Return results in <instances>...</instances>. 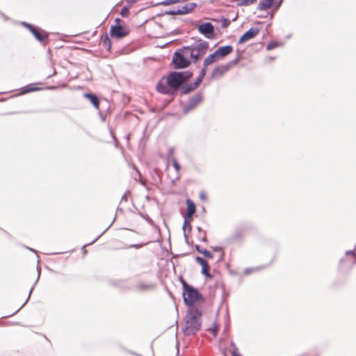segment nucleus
<instances>
[{"instance_id":"20","label":"nucleus","mask_w":356,"mask_h":356,"mask_svg":"<svg viewBox=\"0 0 356 356\" xmlns=\"http://www.w3.org/2000/svg\"><path fill=\"white\" fill-rule=\"evenodd\" d=\"M179 51L183 54V55L187 59H188L190 60H191V59L192 60V55H191L192 54L191 53V47H184Z\"/></svg>"},{"instance_id":"4","label":"nucleus","mask_w":356,"mask_h":356,"mask_svg":"<svg viewBox=\"0 0 356 356\" xmlns=\"http://www.w3.org/2000/svg\"><path fill=\"white\" fill-rule=\"evenodd\" d=\"M233 51V47L231 45H227L218 48L213 54L206 57L203 63V69L207 67L220 60L224 58Z\"/></svg>"},{"instance_id":"5","label":"nucleus","mask_w":356,"mask_h":356,"mask_svg":"<svg viewBox=\"0 0 356 356\" xmlns=\"http://www.w3.org/2000/svg\"><path fill=\"white\" fill-rule=\"evenodd\" d=\"M121 20L118 18L115 19L116 25L111 26L110 29V35L112 38H115L117 39H120L124 37H126L129 33V29L126 27L119 24Z\"/></svg>"},{"instance_id":"24","label":"nucleus","mask_w":356,"mask_h":356,"mask_svg":"<svg viewBox=\"0 0 356 356\" xmlns=\"http://www.w3.org/2000/svg\"><path fill=\"white\" fill-rule=\"evenodd\" d=\"M193 87V84L191 83V84H185L182 87H181V90H182V92L184 94H187L193 90H194L195 89H191Z\"/></svg>"},{"instance_id":"2","label":"nucleus","mask_w":356,"mask_h":356,"mask_svg":"<svg viewBox=\"0 0 356 356\" xmlns=\"http://www.w3.org/2000/svg\"><path fill=\"white\" fill-rule=\"evenodd\" d=\"M201 312L195 307L189 309L184 320L182 330L186 335H192L201 327Z\"/></svg>"},{"instance_id":"28","label":"nucleus","mask_w":356,"mask_h":356,"mask_svg":"<svg viewBox=\"0 0 356 356\" xmlns=\"http://www.w3.org/2000/svg\"><path fill=\"white\" fill-rule=\"evenodd\" d=\"M120 15L124 17H127L129 15V10L127 7H124L121 9Z\"/></svg>"},{"instance_id":"6","label":"nucleus","mask_w":356,"mask_h":356,"mask_svg":"<svg viewBox=\"0 0 356 356\" xmlns=\"http://www.w3.org/2000/svg\"><path fill=\"white\" fill-rule=\"evenodd\" d=\"M208 48L209 44L207 42H200L195 46H191L192 60L196 62L206 54Z\"/></svg>"},{"instance_id":"11","label":"nucleus","mask_w":356,"mask_h":356,"mask_svg":"<svg viewBox=\"0 0 356 356\" xmlns=\"http://www.w3.org/2000/svg\"><path fill=\"white\" fill-rule=\"evenodd\" d=\"M259 33V29L257 27H252L245 32L238 40L239 44L244 43L255 38Z\"/></svg>"},{"instance_id":"10","label":"nucleus","mask_w":356,"mask_h":356,"mask_svg":"<svg viewBox=\"0 0 356 356\" xmlns=\"http://www.w3.org/2000/svg\"><path fill=\"white\" fill-rule=\"evenodd\" d=\"M197 6V4L193 2L186 3L184 6H179L176 10L170 11V13L172 15H185L192 12Z\"/></svg>"},{"instance_id":"19","label":"nucleus","mask_w":356,"mask_h":356,"mask_svg":"<svg viewBox=\"0 0 356 356\" xmlns=\"http://www.w3.org/2000/svg\"><path fill=\"white\" fill-rule=\"evenodd\" d=\"M207 73V69H202L201 70V72L200 74V75L198 76V77L197 78L196 81L193 83V87L191 89H196L199 85L200 84V83L202 82L204 76H205Z\"/></svg>"},{"instance_id":"8","label":"nucleus","mask_w":356,"mask_h":356,"mask_svg":"<svg viewBox=\"0 0 356 356\" xmlns=\"http://www.w3.org/2000/svg\"><path fill=\"white\" fill-rule=\"evenodd\" d=\"M236 62H230L225 65L216 66L211 72V77L213 79H218L225 74L231 68V67L236 64Z\"/></svg>"},{"instance_id":"22","label":"nucleus","mask_w":356,"mask_h":356,"mask_svg":"<svg viewBox=\"0 0 356 356\" xmlns=\"http://www.w3.org/2000/svg\"><path fill=\"white\" fill-rule=\"evenodd\" d=\"M208 330L211 332L214 337H216L218 332V325L216 322H213Z\"/></svg>"},{"instance_id":"29","label":"nucleus","mask_w":356,"mask_h":356,"mask_svg":"<svg viewBox=\"0 0 356 356\" xmlns=\"http://www.w3.org/2000/svg\"><path fill=\"white\" fill-rule=\"evenodd\" d=\"M172 162V165H173L174 168L175 169L177 173H178L179 171L180 170V165H179L178 161L175 159H173Z\"/></svg>"},{"instance_id":"33","label":"nucleus","mask_w":356,"mask_h":356,"mask_svg":"<svg viewBox=\"0 0 356 356\" xmlns=\"http://www.w3.org/2000/svg\"><path fill=\"white\" fill-rule=\"evenodd\" d=\"M135 247L136 248H140V246H138V245H134Z\"/></svg>"},{"instance_id":"16","label":"nucleus","mask_w":356,"mask_h":356,"mask_svg":"<svg viewBox=\"0 0 356 356\" xmlns=\"http://www.w3.org/2000/svg\"><path fill=\"white\" fill-rule=\"evenodd\" d=\"M198 30L202 34L209 35L213 33L214 28L211 23H204L198 26Z\"/></svg>"},{"instance_id":"1","label":"nucleus","mask_w":356,"mask_h":356,"mask_svg":"<svg viewBox=\"0 0 356 356\" xmlns=\"http://www.w3.org/2000/svg\"><path fill=\"white\" fill-rule=\"evenodd\" d=\"M192 74H186L184 72H173L165 79L160 80L157 86V90L161 93H168L170 88L177 89Z\"/></svg>"},{"instance_id":"15","label":"nucleus","mask_w":356,"mask_h":356,"mask_svg":"<svg viewBox=\"0 0 356 356\" xmlns=\"http://www.w3.org/2000/svg\"><path fill=\"white\" fill-rule=\"evenodd\" d=\"M202 95L200 94L195 95L194 97H193L188 102V104L184 108L185 112H188L191 110L193 109L195 107H196L201 102H202Z\"/></svg>"},{"instance_id":"25","label":"nucleus","mask_w":356,"mask_h":356,"mask_svg":"<svg viewBox=\"0 0 356 356\" xmlns=\"http://www.w3.org/2000/svg\"><path fill=\"white\" fill-rule=\"evenodd\" d=\"M179 2V0H165L163 1L157 2V6L160 5L168 6L175 3Z\"/></svg>"},{"instance_id":"23","label":"nucleus","mask_w":356,"mask_h":356,"mask_svg":"<svg viewBox=\"0 0 356 356\" xmlns=\"http://www.w3.org/2000/svg\"><path fill=\"white\" fill-rule=\"evenodd\" d=\"M215 21L220 22L223 29H226L230 24V20L227 18H221L218 20L215 19Z\"/></svg>"},{"instance_id":"30","label":"nucleus","mask_w":356,"mask_h":356,"mask_svg":"<svg viewBox=\"0 0 356 356\" xmlns=\"http://www.w3.org/2000/svg\"><path fill=\"white\" fill-rule=\"evenodd\" d=\"M232 356H242V355L239 353V352H238V349H237V348H235V349L232 351Z\"/></svg>"},{"instance_id":"26","label":"nucleus","mask_w":356,"mask_h":356,"mask_svg":"<svg viewBox=\"0 0 356 356\" xmlns=\"http://www.w3.org/2000/svg\"><path fill=\"white\" fill-rule=\"evenodd\" d=\"M103 44H104V46L106 48H107L108 49H111V40H109V38L107 36H106L105 38L103 40Z\"/></svg>"},{"instance_id":"31","label":"nucleus","mask_w":356,"mask_h":356,"mask_svg":"<svg viewBox=\"0 0 356 356\" xmlns=\"http://www.w3.org/2000/svg\"><path fill=\"white\" fill-rule=\"evenodd\" d=\"M200 197L202 200H205L207 199V195L204 193H201Z\"/></svg>"},{"instance_id":"13","label":"nucleus","mask_w":356,"mask_h":356,"mask_svg":"<svg viewBox=\"0 0 356 356\" xmlns=\"http://www.w3.org/2000/svg\"><path fill=\"white\" fill-rule=\"evenodd\" d=\"M29 30L35 38L40 42H44L48 39V33L43 30H40L32 26H29Z\"/></svg>"},{"instance_id":"27","label":"nucleus","mask_w":356,"mask_h":356,"mask_svg":"<svg viewBox=\"0 0 356 356\" xmlns=\"http://www.w3.org/2000/svg\"><path fill=\"white\" fill-rule=\"evenodd\" d=\"M257 0H241L239 3L241 6H249L253 4Z\"/></svg>"},{"instance_id":"32","label":"nucleus","mask_w":356,"mask_h":356,"mask_svg":"<svg viewBox=\"0 0 356 356\" xmlns=\"http://www.w3.org/2000/svg\"><path fill=\"white\" fill-rule=\"evenodd\" d=\"M347 254H348H348H351L352 256H353L354 257H355V254H354V252H351V251L347 252Z\"/></svg>"},{"instance_id":"12","label":"nucleus","mask_w":356,"mask_h":356,"mask_svg":"<svg viewBox=\"0 0 356 356\" xmlns=\"http://www.w3.org/2000/svg\"><path fill=\"white\" fill-rule=\"evenodd\" d=\"M186 204H187V210L186 213L184 216V221L186 223H189L193 218V215L195 213L196 211V207L194 202L190 200H186Z\"/></svg>"},{"instance_id":"3","label":"nucleus","mask_w":356,"mask_h":356,"mask_svg":"<svg viewBox=\"0 0 356 356\" xmlns=\"http://www.w3.org/2000/svg\"><path fill=\"white\" fill-rule=\"evenodd\" d=\"M181 282L183 286L184 300L186 305L192 306L195 303L203 301L202 295L196 289L188 284L182 278H181Z\"/></svg>"},{"instance_id":"17","label":"nucleus","mask_w":356,"mask_h":356,"mask_svg":"<svg viewBox=\"0 0 356 356\" xmlns=\"http://www.w3.org/2000/svg\"><path fill=\"white\" fill-rule=\"evenodd\" d=\"M83 97L88 99L91 102V104L95 106V108H99V101L98 97L95 95L91 93H86L83 95Z\"/></svg>"},{"instance_id":"18","label":"nucleus","mask_w":356,"mask_h":356,"mask_svg":"<svg viewBox=\"0 0 356 356\" xmlns=\"http://www.w3.org/2000/svg\"><path fill=\"white\" fill-rule=\"evenodd\" d=\"M39 90V88L37 87L35 83H31L25 86L24 87L20 89L19 94L24 95L29 92H34Z\"/></svg>"},{"instance_id":"14","label":"nucleus","mask_w":356,"mask_h":356,"mask_svg":"<svg viewBox=\"0 0 356 356\" xmlns=\"http://www.w3.org/2000/svg\"><path fill=\"white\" fill-rule=\"evenodd\" d=\"M195 261L202 266V273L207 277L211 278V275L209 273L210 267L208 262L204 259L197 257Z\"/></svg>"},{"instance_id":"34","label":"nucleus","mask_w":356,"mask_h":356,"mask_svg":"<svg viewBox=\"0 0 356 356\" xmlns=\"http://www.w3.org/2000/svg\"><path fill=\"white\" fill-rule=\"evenodd\" d=\"M354 262L356 263V258H355V261Z\"/></svg>"},{"instance_id":"7","label":"nucleus","mask_w":356,"mask_h":356,"mask_svg":"<svg viewBox=\"0 0 356 356\" xmlns=\"http://www.w3.org/2000/svg\"><path fill=\"white\" fill-rule=\"evenodd\" d=\"M283 0H260L258 4V9L260 10H268L272 9L276 12L281 6Z\"/></svg>"},{"instance_id":"9","label":"nucleus","mask_w":356,"mask_h":356,"mask_svg":"<svg viewBox=\"0 0 356 356\" xmlns=\"http://www.w3.org/2000/svg\"><path fill=\"white\" fill-rule=\"evenodd\" d=\"M172 61L177 68H185L191 63V60L187 59L180 51L175 53Z\"/></svg>"},{"instance_id":"21","label":"nucleus","mask_w":356,"mask_h":356,"mask_svg":"<svg viewBox=\"0 0 356 356\" xmlns=\"http://www.w3.org/2000/svg\"><path fill=\"white\" fill-rule=\"evenodd\" d=\"M196 250L207 259H212L213 257V254L210 251L205 249H201L198 245L196 246Z\"/></svg>"}]
</instances>
